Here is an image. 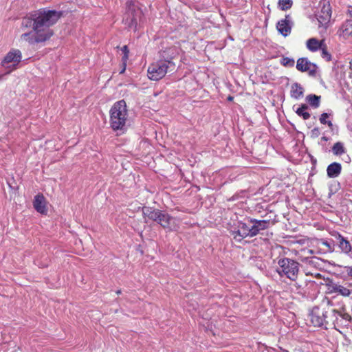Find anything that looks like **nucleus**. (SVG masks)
<instances>
[{
	"instance_id": "19",
	"label": "nucleus",
	"mask_w": 352,
	"mask_h": 352,
	"mask_svg": "<svg viewBox=\"0 0 352 352\" xmlns=\"http://www.w3.org/2000/svg\"><path fill=\"white\" fill-rule=\"evenodd\" d=\"M303 95L304 89L299 83L295 82L292 85L290 96L292 98L299 100L303 97Z\"/></svg>"
},
{
	"instance_id": "2",
	"label": "nucleus",
	"mask_w": 352,
	"mask_h": 352,
	"mask_svg": "<svg viewBox=\"0 0 352 352\" xmlns=\"http://www.w3.org/2000/svg\"><path fill=\"white\" fill-rule=\"evenodd\" d=\"M110 126L113 131L122 130L128 118V109L124 100L114 103L109 111Z\"/></svg>"
},
{
	"instance_id": "38",
	"label": "nucleus",
	"mask_w": 352,
	"mask_h": 352,
	"mask_svg": "<svg viewBox=\"0 0 352 352\" xmlns=\"http://www.w3.org/2000/svg\"><path fill=\"white\" fill-rule=\"evenodd\" d=\"M344 160L346 162H349L351 160L350 157L349 155H346Z\"/></svg>"
},
{
	"instance_id": "32",
	"label": "nucleus",
	"mask_w": 352,
	"mask_h": 352,
	"mask_svg": "<svg viewBox=\"0 0 352 352\" xmlns=\"http://www.w3.org/2000/svg\"><path fill=\"white\" fill-rule=\"evenodd\" d=\"M344 272L351 277H352V266H345Z\"/></svg>"
},
{
	"instance_id": "3",
	"label": "nucleus",
	"mask_w": 352,
	"mask_h": 352,
	"mask_svg": "<svg viewBox=\"0 0 352 352\" xmlns=\"http://www.w3.org/2000/svg\"><path fill=\"white\" fill-rule=\"evenodd\" d=\"M142 213L144 217L157 222L164 228L169 230H175L176 228V226L173 224L174 219L164 211L151 207H144Z\"/></svg>"
},
{
	"instance_id": "18",
	"label": "nucleus",
	"mask_w": 352,
	"mask_h": 352,
	"mask_svg": "<svg viewBox=\"0 0 352 352\" xmlns=\"http://www.w3.org/2000/svg\"><path fill=\"white\" fill-rule=\"evenodd\" d=\"M324 45L323 40L319 41L316 38H311L306 42L307 48L311 52L318 51Z\"/></svg>"
},
{
	"instance_id": "29",
	"label": "nucleus",
	"mask_w": 352,
	"mask_h": 352,
	"mask_svg": "<svg viewBox=\"0 0 352 352\" xmlns=\"http://www.w3.org/2000/svg\"><path fill=\"white\" fill-rule=\"evenodd\" d=\"M318 260L316 257H305L301 258V261L309 265H314Z\"/></svg>"
},
{
	"instance_id": "7",
	"label": "nucleus",
	"mask_w": 352,
	"mask_h": 352,
	"mask_svg": "<svg viewBox=\"0 0 352 352\" xmlns=\"http://www.w3.org/2000/svg\"><path fill=\"white\" fill-rule=\"evenodd\" d=\"M142 14L141 10L137 8L132 1L126 3V10L123 18V21L129 28H136L138 19Z\"/></svg>"
},
{
	"instance_id": "12",
	"label": "nucleus",
	"mask_w": 352,
	"mask_h": 352,
	"mask_svg": "<svg viewBox=\"0 0 352 352\" xmlns=\"http://www.w3.org/2000/svg\"><path fill=\"white\" fill-rule=\"evenodd\" d=\"M331 17V8L329 1H324L320 11L317 14L319 26L326 27Z\"/></svg>"
},
{
	"instance_id": "23",
	"label": "nucleus",
	"mask_w": 352,
	"mask_h": 352,
	"mask_svg": "<svg viewBox=\"0 0 352 352\" xmlns=\"http://www.w3.org/2000/svg\"><path fill=\"white\" fill-rule=\"evenodd\" d=\"M332 311L333 313V316L336 320H338V316L346 322H349L352 320L351 316L349 314L346 313L344 309H342V310L340 311L333 309Z\"/></svg>"
},
{
	"instance_id": "13",
	"label": "nucleus",
	"mask_w": 352,
	"mask_h": 352,
	"mask_svg": "<svg viewBox=\"0 0 352 352\" xmlns=\"http://www.w3.org/2000/svg\"><path fill=\"white\" fill-rule=\"evenodd\" d=\"M293 26V21L289 14L285 15L284 19L279 20L276 24L278 32L286 37L290 34Z\"/></svg>"
},
{
	"instance_id": "24",
	"label": "nucleus",
	"mask_w": 352,
	"mask_h": 352,
	"mask_svg": "<svg viewBox=\"0 0 352 352\" xmlns=\"http://www.w3.org/2000/svg\"><path fill=\"white\" fill-rule=\"evenodd\" d=\"M332 152L335 155H341L345 153L346 149L344 146V144L340 142L335 143L332 147Z\"/></svg>"
},
{
	"instance_id": "9",
	"label": "nucleus",
	"mask_w": 352,
	"mask_h": 352,
	"mask_svg": "<svg viewBox=\"0 0 352 352\" xmlns=\"http://www.w3.org/2000/svg\"><path fill=\"white\" fill-rule=\"evenodd\" d=\"M247 221L250 223L252 237L261 234L262 231L268 229L272 225H273V222L270 219H257L255 218L247 217Z\"/></svg>"
},
{
	"instance_id": "17",
	"label": "nucleus",
	"mask_w": 352,
	"mask_h": 352,
	"mask_svg": "<svg viewBox=\"0 0 352 352\" xmlns=\"http://www.w3.org/2000/svg\"><path fill=\"white\" fill-rule=\"evenodd\" d=\"M342 170L341 164L338 162H333L330 164L327 168V176L329 178L338 177Z\"/></svg>"
},
{
	"instance_id": "40",
	"label": "nucleus",
	"mask_w": 352,
	"mask_h": 352,
	"mask_svg": "<svg viewBox=\"0 0 352 352\" xmlns=\"http://www.w3.org/2000/svg\"><path fill=\"white\" fill-rule=\"evenodd\" d=\"M116 294H121V290H118V291H116Z\"/></svg>"
},
{
	"instance_id": "4",
	"label": "nucleus",
	"mask_w": 352,
	"mask_h": 352,
	"mask_svg": "<svg viewBox=\"0 0 352 352\" xmlns=\"http://www.w3.org/2000/svg\"><path fill=\"white\" fill-rule=\"evenodd\" d=\"M278 265L276 272L280 277H286L292 281L297 279L300 266L297 261L289 258H283L278 260Z\"/></svg>"
},
{
	"instance_id": "15",
	"label": "nucleus",
	"mask_w": 352,
	"mask_h": 352,
	"mask_svg": "<svg viewBox=\"0 0 352 352\" xmlns=\"http://www.w3.org/2000/svg\"><path fill=\"white\" fill-rule=\"evenodd\" d=\"M339 36L344 39L352 35V19L346 20L338 31Z\"/></svg>"
},
{
	"instance_id": "10",
	"label": "nucleus",
	"mask_w": 352,
	"mask_h": 352,
	"mask_svg": "<svg viewBox=\"0 0 352 352\" xmlns=\"http://www.w3.org/2000/svg\"><path fill=\"white\" fill-rule=\"evenodd\" d=\"M327 311L319 307H314L309 314L311 322L314 327H322L326 324Z\"/></svg>"
},
{
	"instance_id": "6",
	"label": "nucleus",
	"mask_w": 352,
	"mask_h": 352,
	"mask_svg": "<svg viewBox=\"0 0 352 352\" xmlns=\"http://www.w3.org/2000/svg\"><path fill=\"white\" fill-rule=\"evenodd\" d=\"M250 228V223L248 222L247 218H245V221H238L234 223L229 230L233 239L237 242H241L245 238H252Z\"/></svg>"
},
{
	"instance_id": "25",
	"label": "nucleus",
	"mask_w": 352,
	"mask_h": 352,
	"mask_svg": "<svg viewBox=\"0 0 352 352\" xmlns=\"http://www.w3.org/2000/svg\"><path fill=\"white\" fill-rule=\"evenodd\" d=\"M293 5L292 0H278V8L283 10L285 11L292 8Z\"/></svg>"
},
{
	"instance_id": "37",
	"label": "nucleus",
	"mask_w": 352,
	"mask_h": 352,
	"mask_svg": "<svg viewBox=\"0 0 352 352\" xmlns=\"http://www.w3.org/2000/svg\"><path fill=\"white\" fill-rule=\"evenodd\" d=\"M125 69H126V65H124V64L123 63V68H122V69L120 71V74L124 73V71H125Z\"/></svg>"
},
{
	"instance_id": "33",
	"label": "nucleus",
	"mask_w": 352,
	"mask_h": 352,
	"mask_svg": "<svg viewBox=\"0 0 352 352\" xmlns=\"http://www.w3.org/2000/svg\"><path fill=\"white\" fill-rule=\"evenodd\" d=\"M349 69L351 70L349 77L352 79V59L349 62Z\"/></svg>"
},
{
	"instance_id": "11",
	"label": "nucleus",
	"mask_w": 352,
	"mask_h": 352,
	"mask_svg": "<svg viewBox=\"0 0 352 352\" xmlns=\"http://www.w3.org/2000/svg\"><path fill=\"white\" fill-rule=\"evenodd\" d=\"M296 69L301 72H307L309 76H314L318 67L316 64L311 63L307 58H300L296 62Z\"/></svg>"
},
{
	"instance_id": "1",
	"label": "nucleus",
	"mask_w": 352,
	"mask_h": 352,
	"mask_svg": "<svg viewBox=\"0 0 352 352\" xmlns=\"http://www.w3.org/2000/svg\"><path fill=\"white\" fill-rule=\"evenodd\" d=\"M61 16V12L47 9L30 13L22 19L21 27L32 28V31L21 34V39L31 45L49 40L53 35L50 27L54 25Z\"/></svg>"
},
{
	"instance_id": "28",
	"label": "nucleus",
	"mask_w": 352,
	"mask_h": 352,
	"mask_svg": "<svg viewBox=\"0 0 352 352\" xmlns=\"http://www.w3.org/2000/svg\"><path fill=\"white\" fill-rule=\"evenodd\" d=\"M320 50H321V56L327 61H330L331 60V55L327 51L326 45H324Z\"/></svg>"
},
{
	"instance_id": "20",
	"label": "nucleus",
	"mask_w": 352,
	"mask_h": 352,
	"mask_svg": "<svg viewBox=\"0 0 352 352\" xmlns=\"http://www.w3.org/2000/svg\"><path fill=\"white\" fill-rule=\"evenodd\" d=\"M331 292L336 293L343 296H349L351 294V291L348 288L338 284H334L331 287Z\"/></svg>"
},
{
	"instance_id": "16",
	"label": "nucleus",
	"mask_w": 352,
	"mask_h": 352,
	"mask_svg": "<svg viewBox=\"0 0 352 352\" xmlns=\"http://www.w3.org/2000/svg\"><path fill=\"white\" fill-rule=\"evenodd\" d=\"M339 248L342 252L348 256L352 257V247L348 240L341 234H338Z\"/></svg>"
},
{
	"instance_id": "22",
	"label": "nucleus",
	"mask_w": 352,
	"mask_h": 352,
	"mask_svg": "<svg viewBox=\"0 0 352 352\" xmlns=\"http://www.w3.org/2000/svg\"><path fill=\"white\" fill-rule=\"evenodd\" d=\"M307 109L308 106L307 104H301V106L296 110V113L298 116L302 117L303 120H307L309 119L311 116L310 113L307 111Z\"/></svg>"
},
{
	"instance_id": "36",
	"label": "nucleus",
	"mask_w": 352,
	"mask_h": 352,
	"mask_svg": "<svg viewBox=\"0 0 352 352\" xmlns=\"http://www.w3.org/2000/svg\"><path fill=\"white\" fill-rule=\"evenodd\" d=\"M329 138H327V137H326V136H322V137L321 138V140H322V141L327 142V141H329Z\"/></svg>"
},
{
	"instance_id": "21",
	"label": "nucleus",
	"mask_w": 352,
	"mask_h": 352,
	"mask_svg": "<svg viewBox=\"0 0 352 352\" xmlns=\"http://www.w3.org/2000/svg\"><path fill=\"white\" fill-rule=\"evenodd\" d=\"M306 101L314 109L319 107L320 104V96L315 94H309L306 96Z\"/></svg>"
},
{
	"instance_id": "30",
	"label": "nucleus",
	"mask_w": 352,
	"mask_h": 352,
	"mask_svg": "<svg viewBox=\"0 0 352 352\" xmlns=\"http://www.w3.org/2000/svg\"><path fill=\"white\" fill-rule=\"evenodd\" d=\"M122 52L124 54L122 58V63H124V65H126V61L129 58V52L128 47L126 45L123 46L122 47Z\"/></svg>"
},
{
	"instance_id": "8",
	"label": "nucleus",
	"mask_w": 352,
	"mask_h": 352,
	"mask_svg": "<svg viewBox=\"0 0 352 352\" xmlns=\"http://www.w3.org/2000/svg\"><path fill=\"white\" fill-rule=\"evenodd\" d=\"M22 54L19 50H11L4 57L1 61V65L6 69H9L10 72L15 69L16 66L21 62Z\"/></svg>"
},
{
	"instance_id": "31",
	"label": "nucleus",
	"mask_w": 352,
	"mask_h": 352,
	"mask_svg": "<svg viewBox=\"0 0 352 352\" xmlns=\"http://www.w3.org/2000/svg\"><path fill=\"white\" fill-rule=\"evenodd\" d=\"M320 131L318 127H315L311 131V136L312 138H318L320 135Z\"/></svg>"
},
{
	"instance_id": "5",
	"label": "nucleus",
	"mask_w": 352,
	"mask_h": 352,
	"mask_svg": "<svg viewBox=\"0 0 352 352\" xmlns=\"http://www.w3.org/2000/svg\"><path fill=\"white\" fill-rule=\"evenodd\" d=\"M175 65L170 60L162 59L151 63L147 69L149 79L157 81L165 76L168 69Z\"/></svg>"
},
{
	"instance_id": "35",
	"label": "nucleus",
	"mask_w": 352,
	"mask_h": 352,
	"mask_svg": "<svg viewBox=\"0 0 352 352\" xmlns=\"http://www.w3.org/2000/svg\"><path fill=\"white\" fill-rule=\"evenodd\" d=\"M322 244L327 247H328L329 249L331 248V245L328 241H323Z\"/></svg>"
},
{
	"instance_id": "14",
	"label": "nucleus",
	"mask_w": 352,
	"mask_h": 352,
	"mask_svg": "<svg viewBox=\"0 0 352 352\" xmlns=\"http://www.w3.org/2000/svg\"><path fill=\"white\" fill-rule=\"evenodd\" d=\"M33 205L38 212L41 214L47 213L45 199L43 195H37L34 197Z\"/></svg>"
},
{
	"instance_id": "34",
	"label": "nucleus",
	"mask_w": 352,
	"mask_h": 352,
	"mask_svg": "<svg viewBox=\"0 0 352 352\" xmlns=\"http://www.w3.org/2000/svg\"><path fill=\"white\" fill-rule=\"evenodd\" d=\"M348 14L350 17V19H352V6H349L348 8Z\"/></svg>"
},
{
	"instance_id": "39",
	"label": "nucleus",
	"mask_w": 352,
	"mask_h": 352,
	"mask_svg": "<svg viewBox=\"0 0 352 352\" xmlns=\"http://www.w3.org/2000/svg\"><path fill=\"white\" fill-rule=\"evenodd\" d=\"M228 100L232 101L233 100V97L230 96L228 97Z\"/></svg>"
},
{
	"instance_id": "27",
	"label": "nucleus",
	"mask_w": 352,
	"mask_h": 352,
	"mask_svg": "<svg viewBox=\"0 0 352 352\" xmlns=\"http://www.w3.org/2000/svg\"><path fill=\"white\" fill-rule=\"evenodd\" d=\"M280 63L285 67H292L294 66L295 61L292 58L283 57L280 60Z\"/></svg>"
},
{
	"instance_id": "26",
	"label": "nucleus",
	"mask_w": 352,
	"mask_h": 352,
	"mask_svg": "<svg viewBox=\"0 0 352 352\" xmlns=\"http://www.w3.org/2000/svg\"><path fill=\"white\" fill-rule=\"evenodd\" d=\"M331 114L328 113H322L320 116L319 120L321 124H327L331 129H333V125L332 122L331 120H327V118H329Z\"/></svg>"
}]
</instances>
